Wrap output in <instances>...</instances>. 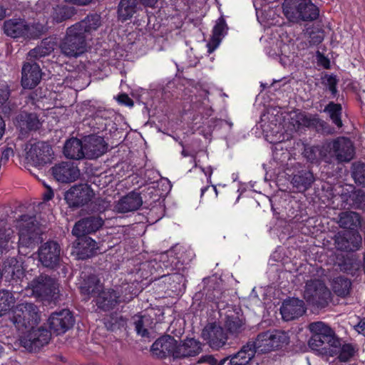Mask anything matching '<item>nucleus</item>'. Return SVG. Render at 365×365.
<instances>
[{
	"instance_id": "nucleus-1",
	"label": "nucleus",
	"mask_w": 365,
	"mask_h": 365,
	"mask_svg": "<svg viewBox=\"0 0 365 365\" xmlns=\"http://www.w3.org/2000/svg\"><path fill=\"white\" fill-rule=\"evenodd\" d=\"M53 50V45H46L43 41L40 46L31 49L28 53V61L25 62L21 69V86L26 89L35 88L41 81L42 72L40 66L32 59H37L48 55Z\"/></svg>"
},
{
	"instance_id": "nucleus-2",
	"label": "nucleus",
	"mask_w": 365,
	"mask_h": 365,
	"mask_svg": "<svg viewBox=\"0 0 365 365\" xmlns=\"http://www.w3.org/2000/svg\"><path fill=\"white\" fill-rule=\"evenodd\" d=\"M309 330L312 334L308 341V346L313 350L328 354L332 347L340 346V339L333 329L322 321H316L309 324Z\"/></svg>"
},
{
	"instance_id": "nucleus-3",
	"label": "nucleus",
	"mask_w": 365,
	"mask_h": 365,
	"mask_svg": "<svg viewBox=\"0 0 365 365\" xmlns=\"http://www.w3.org/2000/svg\"><path fill=\"white\" fill-rule=\"evenodd\" d=\"M284 16L292 22L314 21L319 16V9L311 0H285L282 4Z\"/></svg>"
},
{
	"instance_id": "nucleus-4",
	"label": "nucleus",
	"mask_w": 365,
	"mask_h": 365,
	"mask_svg": "<svg viewBox=\"0 0 365 365\" xmlns=\"http://www.w3.org/2000/svg\"><path fill=\"white\" fill-rule=\"evenodd\" d=\"M19 248H33L42 240V230L33 216L24 215L17 221Z\"/></svg>"
},
{
	"instance_id": "nucleus-5",
	"label": "nucleus",
	"mask_w": 365,
	"mask_h": 365,
	"mask_svg": "<svg viewBox=\"0 0 365 365\" xmlns=\"http://www.w3.org/2000/svg\"><path fill=\"white\" fill-rule=\"evenodd\" d=\"M289 341V336L285 331L274 329L259 333L252 343L256 353L266 354L282 348Z\"/></svg>"
},
{
	"instance_id": "nucleus-6",
	"label": "nucleus",
	"mask_w": 365,
	"mask_h": 365,
	"mask_svg": "<svg viewBox=\"0 0 365 365\" xmlns=\"http://www.w3.org/2000/svg\"><path fill=\"white\" fill-rule=\"evenodd\" d=\"M4 33L14 38H36L43 31V26L40 24H28L24 20L13 19L7 20L4 24Z\"/></svg>"
},
{
	"instance_id": "nucleus-7",
	"label": "nucleus",
	"mask_w": 365,
	"mask_h": 365,
	"mask_svg": "<svg viewBox=\"0 0 365 365\" xmlns=\"http://www.w3.org/2000/svg\"><path fill=\"white\" fill-rule=\"evenodd\" d=\"M59 48L64 56L76 58L86 51V37L71 26L67 29L66 36L60 42Z\"/></svg>"
},
{
	"instance_id": "nucleus-8",
	"label": "nucleus",
	"mask_w": 365,
	"mask_h": 365,
	"mask_svg": "<svg viewBox=\"0 0 365 365\" xmlns=\"http://www.w3.org/2000/svg\"><path fill=\"white\" fill-rule=\"evenodd\" d=\"M331 292L323 281L310 279L307 282L304 297L308 303L317 308H325L331 301Z\"/></svg>"
},
{
	"instance_id": "nucleus-9",
	"label": "nucleus",
	"mask_w": 365,
	"mask_h": 365,
	"mask_svg": "<svg viewBox=\"0 0 365 365\" xmlns=\"http://www.w3.org/2000/svg\"><path fill=\"white\" fill-rule=\"evenodd\" d=\"M344 208L365 212V191L354 185L346 184L340 187L338 192Z\"/></svg>"
},
{
	"instance_id": "nucleus-10",
	"label": "nucleus",
	"mask_w": 365,
	"mask_h": 365,
	"mask_svg": "<svg viewBox=\"0 0 365 365\" xmlns=\"http://www.w3.org/2000/svg\"><path fill=\"white\" fill-rule=\"evenodd\" d=\"M334 156L339 163H349L355 156V148L349 138L338 137L328 141V160Z\"/></svg>"
},
{
	"instance_id": "nucleus-11",
	"label": "nucleus",
	"mask_w": 365,
	"mask_h": 365,
	"mask_svg": "<svg viewBox=\"0 0 365 365\" xmlns=\"http://www.w3.org/2000/svg\"><path fill=\"white\" fill-rule=\"evenodd\" d=\"M39 320L38 307L33 303L24 302L18 304L12 322L18 329L29 328L37 324Z\"/></svg>"
},
{
	"instance_id": "nucleus-12",
	"label": "nucleus",
	"mask_w": 365,
	"mask_h": 365,
	"mask_svg": "<svg viewBox=\"0 0 365 365\" xmlns=\"http://www.w3.org/2000/svg\"><path fill=\"white\" fill-rule=\"evenodd\" d=\"M334 245L337 250L355 253L363 247V237L359 232L341 230L334 235Z\"/></svg>"
},
{
	"instance_id": "nucleus-13",
	"label": "nucleus",
	"mask_w": 365,
	"mask_h": 365,
	"mask_svg": "<svg viewBox=\"0 0 365 365\" xmlns=\"http://www.w3.org/2000/svg\"><path fill=\"white\" fill-rule=\"evenodd\" d=\"M27 287L31 290L32 294L46 299H56L58 294L56 280L48 275L41 274L28 283Z\"/></svg>"
},
{
	"instance_id": "nucleus-14",
	"label": "nucleus",
	"mask_w": 365,
	"mask_h": 365,
	"mask_svg": "<svg viewBox=\"0 0 365 365\" xmlns=\"http://www.w3.org/2000/svg\"><path fill=\"white\" fill-rule=\"evenodd\" d=\"M225 295L223 287V279L215 274L207 277V300L212 302L211 309H225L227 303L225 300Z\"/></svg>"
},
{
	"instance_id": "nucleus-15",
	"label": "nucleus",
	"mask_w": 365,
	"mask_h": 365,
	"mask_svg": "<svg viewBox=\"0 0 365 365\" xmlns=\"http://www.w3.org/2000/svg\"><path fill=\"white\" fill-rule=\"evenodd\" d=\"M61 247L55 241L51 240L42 244L38 249V259L41 264L47 268L58 267L61 261Z\"/></svg>"
},
{
	"instance_id": "nucleus-16",
	"label": "nucleus",
	"mask_w": 365,
	"mask_h": 365,
	"mask_svg": "<svg viewBox=\"0 0 365 365\" xmlns=\"http://www.w3.org/2000/svg\"><path fill=\"white\" fill-rule=\"evenodd\" d=\"M25 150L26 160L35 166L47 163L53 155L51 147L45 142L27 145Z\"/></svg>"
},
{
	"instance_id": "nucleus-17",
	"label": "nucleus",
	"mask_w": 365,
	"mask_h": 365,
	"mask_svg": "<svg viewBox=\"0 0 365 365\" xmlns=\"http://www.w3.org/2000/svg\"><path fill=\"white\" fill-rule=\"evenodd\" d=\"M29 333L20 339L21 345L29 351H36L47 344L51 339V332L45 328L30 327Z\"/></svg>"
},
{
	"instance_id": "nucleus-18",
	"label": "nucleus",
	"mask_w": 365,
	"mask_h": 365,
	"mask_svg": "<svg viewBox=\"0 0 365 365\" xmlns=\"http://www.w3.org/2000/svg\"><path fill=\"white\" fill-rule=\"evenodd\" d=\"M93 191L87 184L71 187L65 194V200L70 207H79L91 200Z\"/></svg>"
},
{
	"instance_id": "nucleus-19",
	"label": "nucleus",
	"mask_w": 365,
	"mask_h": 365,
	"mask_svg": "<svg viewBox=\"0 0 365 365\" xmlns=\"http://www.w3.org/2000/svg\"><path fill=\"white\" fill-rule=\"evenodd\" d=\"M49 327L56 335L64 334L74 324V319L68 309H62L51 314L48 319Z\"/></svg>"
},
{
	"instance_id": "nucleus-20",
	"label": "nucleus",
	"mask_w": 365,
	"mask_h": 365,
	"mask_svg": "<svg viewBox=\"0 0 365 365\" xmlns=\"http://www.w3.org/2000/svg\"><path fill=\"white\" fill-rule=\"evenodd\" d=\"M53 178L58 182L69 183L77 180L80 177V170L75 163L61 162L51 168Z\"/></svg>"
},
{
	"instance_id": "nucleus-21",
	"label": "nucleus",
	"mask_w": 365,
	"mask_h": 365,
	"mask_svg": "<svg viewBox=\"0 0 365 365\" xmlns=\"http://www.w3.org/2000/svg\"><path fill=\"white\" fill-rule=\"evenodd\" d=\"M85 158L96 159L108 150V143L103 137L91 135L83 138Z\"/></svg>"
},
{
	"instance_id": "nucleus-22",
	"label": "nucleus",
	"mask_w": 365,
	"mask_h": 365,
	"mask_svg": "<svg viewBox=\"0 0 365 365\" xmlns=\"http://www.w3.org/2000/svg\"><path fill=\"white\" fill-rule=\"evenodd\" d=\"M175 350H177V341L169 335L158 339L150 348L153 355L160 359L170 356L175 358Z\"/></svg>"
},
{
	"instance_id": "nucleus-23",
	"label": "nucleus",
	"mask_w": 365,
	"mask_h": 365,
	"mask_svg": "<svg viewBox=\"0 0 365 365\" xmlns=\"http://www.w3.org/2000/svg\"><path fill=\"white\" fill-rule=\"evenodd\" d=\"M337 223L342 230L359 232L364 225V218L357 211L349 210L339 214Z\"/></svg>"
},
{
	"instance_id": "nucleus-24",
	"label": "nucleus",
	"mask_w": 365,
	"mask_h": 365,
	"mask_svg": "<svg viewBox=\"0 0 365 365\" xmlns=\"http://www.w3.org/2000/svg\"><path fill=\"white\" fill-rule=\"evenodd\" d=\"M104 221L99 216H89L78 220L72 230V234L77 237L85 236L98 230Z\"/></svg>"
},
{
	"instance_id": "nucleus-25",
	"label": "nucleus",
	"mask_w": 365,
	"mask_h": 365,
	"mask_svg": "<svg viewBox=\"0 0 365 365\" xmlns=\"http://www.w3.org/2000/svg\"><path fill=\"white\" fill-rule=\"evenodd\" d=\"M306 312L304 301L299 298H290L284 301L280 307V314L286 321L293 320L302 317Z\"/></svg>"
},
{
	"instance_id": "nucleus-26",
	"label": "nucleus",
	"mask_w": 365,
	"mask_h": 365,
	"mask_svg": "<svg viewBox=\"0 0 365 365\" xmlns=\"http://www.w3.org/2000/svg\"><path fill=\"white\" fill-rule=\"evenodd\" d=\"M302 155L311 163L319 164L322 161L329 163L328 142L322 145H305Z\"/></svg>"
},
{
	"instance_id": "nucleus-27",
	"label": "nucleus",
	"mask_w": 365,
	"mask_h": 365,
	"mask_svg": "<svg viewBox=\"0 0 365 365\" xmlns=\"http://www.w3.org/2000/svg\"><path fill=\"white\" fill-rule=\"evenodd\" d=\"M227 340V333L222 327L214 323L207 324V343L210 347L218 349L225 346Z\"/></svg>"
},
{
	"instance_id": "nucleus-28",
	"label": "nucleus",
	"mask_w": 365,
	"mask_h": 365,
	"mask_svg": "<svg viewBox=\"0 0 365 365\" xmlns=\"http://www.w3.org/2000/svg\"><path fill=\"white\" fill-rule=\"evenodd\" d=\"M357 351L356 344L350 342L342 343L340 339V346L332 347V349H329L328 354L331 356H336L340 362L347 363L356 356Z\"/></svg>"
},
{
	"instance_id": "nucleus-29",
	"label": "nucleus",
	"mask_w": 365,
	"mask_h": 365,
	"mask_svg": "<svg viewBox=\"0 0 365 365\" xmlns=\"http://www.w3.org/2000/svg\"><path fill=\"white\" fill-rule=\"evenodd\" d=\"M143 204V200L138 192H130L120 198L115 205V210L120 213H126L138 210Z\"/></svg>"
},
{
	"instance_id": "nucleus-30",
	"label": "nucleus",
	"mask_w": 365,
	"mask_h": 365,
	"mask_svg": "<svg viewBox=\"0 0 365 365\" xmlns=\"http://www.w3.org/2000/svg\"><path fill=\"white\" fill-rule=\"evenodd\" d=\"M228 27L223 17H220L214 26L210 41L207 43V52L212 53L219 47L227 33Z\"/></svg>"
},
{
	"instance_id": "nucleus-31",
	"label": "nucleus",
	"mask_w": 365,
	"mask_h": 365,
	"mask_svg": "<svg viewBox=\"0 0 365 365\" xmlns=\"http://www.w3.org/2000/svg\"><path fill=\"white\" fill-rule=\"evenodd\" d=\"M101 25V18L100 15L94 14L88 15L82 21L72 25L76 29L81 35L87 38L88 34H91L96 31Z\"/></svg>"
},
{
	"instance_id": "nucleus-32",
	"label": "nucleus",
	"mask_w": 365,
	"mask_h": 365,
	"mask_svg": "<svg viewBox=\"0 0 365 365\" xmlns=\"http://www.w3.org/2000/svg\"><path fill=\"white\" fill-rule=\"evenodd\" d=\"M96 303L103 311L113 309L118 303L119 295L113 289L101 290L96 293Z\"/></svg>"
},
{
	"instance_id": "nucleus-33",
	"label": "nucleus",
	"mask_w": 365,
	"mask_h": 365,
	"mask_svg": "<svg viewBox=\"0 0 365 365\" xmlns=\"http://www.w3.org/2000/svg\"><path fill=\"white\" fill-rule=\"evenodd\" d=\"M63 154L67 158L81 160L85 158L84 143L76 138L67 140L63 147Z\"/></svg>"
},
{
	"instance_id": "nucleus-34",
	"label": "nucleus",
	"mask_w": 365,
	"mask_h": 365,
	"mask_svg": "<svg viewBox=\"0 0 365 365\" xmlns=\"http://www.w3.org/2000/svg\"><path fill=\"white\" fill-rule=\"evenodd\" d=\"M201 345L194 339H187L180 344H177L175 358H185L196 356L201 351Z\"/></svg>"
},
{
	"instance_id": "nucleus-35",
	"label": "nucleus",
	"mask_w": 365,
	"mask_h": 365,
	"mask_svg": "<svg viewBox=\"0 0 365 365\" xmlns=\"http://www.w3.org/2000/svg\"><path fill=\"white\" fill-rule=\"evenodd\" d=\"M255 354V349L252 341H248L236 354L230 356V364L232 365H245L250 361Z\"/></svg>"
},
{
	"instance_id": "nucleus-36",
	"label": "nucleus",
	"mask_w": 365,
	"mask_h": 365,
	"mask_svg": "<svg viewBox=\"0 0 365 365\" xmlns=\"http://www.w3.org/2000/svg\"><path fill=\"white\" fill-rule=\"evenodd\" d=\"M314 173L305 167L294 173L292 184L300 192L307 190L314 183Z\"/></svg>"
},
{
	"instance_id": "nucleus-37",
	"label": "nucleus",
	"mask_w": 365,
	"mask_h": 365,
	"mask_svg": "<svg viewBox=\"0 0 365 365\" xmlns=\"http://www.w3.org/2000/svg\"><path fill=\"white\" fill-rule=\"evenodd\" d=\"M98 247L96 241L89 237L83 236L78 239L76 246L77 255L79 258L86 259L92 257L97 250Z\"/></svg>"
},
{
	"instance_id": "nucleus-38",
	"label": "nucleus",
	"mask_w": 365,
	"mask_h": 365,
	"mask_svg": "<svg viewBox=\"0 0 365 365\" xmlns=\"http://www.w3.org/2000/svg\"><path fill=\"white\" fill-rule=\"evenodd\" d=\"M227 95L222 93V90L217 89L215 93H212L210 87L207 88V101L210 103L207 104V116H210L217 109L223 106L224 98Z\"/></svg>"
},
{
	"instance_id": "nucleus-39",
	"label": "nucleus",
	"mask_w": 365,
	"mask_h": 365,
	"mask_svg": "<svg viewBox=\"0 0 365 365\" xmlns=\"http://www.w3.org/2000/svg\"><path fill=\"white\" fill-rule=\"evenodd\" d=\"M324 112L327 113L331 123L337 128H341L343 126V107L341 103L330 101L324 108Z\"/></svg>"
},
{
	"instance_id": "nucleus-40",
	"label": "nucleus",
	"mask_w": 365,
	"mask_h": 365,
	"mask_svg": "<svg viewBox=\"0 0 365 365\" xmlns=\"http://www.w3.org/2000/svg\"><path fill=\"white\" fill-rule=\"evenodd\" d=\"M233 123L228 120H225L217 118H212L207 122V138L208 135H212L213 133L220 134L223 130L224 132H230Z\"/></svg>"
},
{
	"instance_id": "nucleus-41",
	"label": "nucleus",
	"mask_w": 365,
	"mask_h": 365,
	"mask_svg": "<svg viewBox=\"0 0 365 365\" xmlns=\"http://www.w3.org/2000/svg\"><path fill=\"white\" fill-rule=\"evenodd\" d=\"M137 9V0H120L118 6V19L123 22L131 19Z\"/></svg>"
},
{
	"instance_id": "nucleus-42",
	"label": "nucleus",
	"mask_w": 365,
	"mask_h": 365,
	"mask_svg": "<svg viewBox=\"0 0 365 365\" xmlns=\"http://www.w3.org/2000/svg\"><path fill=\"white\" fill-rule=\"evenodd\" d=\"M1 273L11 279L20 278L23 274L22 265L16 258H9L4 262Z\"/></svg>"
},
{
	"instance_id": "nucleus-43",
	"label": "nucleus",
	"mask_w": 365,
	"mask_h": 365,
	"mask_svg": "<svg viewBox=\"0 0 365 365\" xmlns=\"http://www.w3.org/2000/svg\"><path fill=\"white\" fill-rule=\"evenodd\" d=\"M101 289H102L101 284L95 275H90L86 279H83L80 285L81 292L88 297H95Z\"/></svg>"
},
{
	"instance_id": "nucleus-44",
	"label": "nucleus",
	"mask_w": 365,
	"mask_h": 365,
	"mask_svg": "<svg viewBox=\"0 0 365 365\" xmlns=\"http://www.w3.org/2000/svg\"><path fill=\"white\" fill-rule=\"evenodd\" d=\"M225 327L229 333L237 336L245 330V319L240 318L237 314L227 315Z\"/></svg>"
},
{
	"instance_id": "nucleus-45",
	"label": "nucleus",
	"mask_w": 365,
	"mask_h": 365,
	"mask_svg": "<svg viewBox=\"0 0 365 365\" xmlns=\"http://www.w3.org/2000/svg\"><path fill=\"white\" fill-rule=\"evenodd\" d=\"M331 287L336 295L340 297H346L350 294L351 282L346 277H338L333 280Z\"/></svg>"
},
{
	"instance_id": "nucleus-46",
	"label": "nucleus",
	"mask_w": 365,
	"mask_h": 365,
	"mask_svg": "<svg viewBox=\"0 0 365 365\" xmlns=\"http://www.w3.org/2000/svg\"><path fill=\"white\" fill-rule=\"evenodd\" d=\"M168 257V255L167 253L161 254L158 258H155L143 264V266L150 269L151 274L158 273L159 277H163L165 274H160V271H163L164 267L168 268L169 264H165V260Z\"/></svg>"
},
{
	"instance_id": "nucleus-47",
	"label": "nucleus",
	"mask_w": 365,
	"mask_h": 365,
	"mask_svg": "<svg viewBox=\"0 0 365 365\" xmlns=\"http://www.w3.org/2000/svg\"><path fill=\"white\" fill-rule=\"evenodd\" d=\"M133 319L137 334L143 337L148 336L149 332L148 329L152 324L150 317L147 315H136Z\"/></svg>"
},
{
	"instance_id": "nucleus-48",
	"label": "nucleus",
	"mask_w": 365,
	"mask_h": 365,
	"mask_svg": "<svg viewBox=\"0 0 365 365\" xmlns=\"http://www.w3.org/2000/svg\"><path fill=\"white\" fill-rule=\"evenodd\" d=\"M111 120L107 116L106 111L98 110L96 113L90 124L95 130L103 131L107 129L108 126L110 124Z\"/></svg>"
},
{
	"instance_id": "nucleus-49",
	"label": "nucleus",
	"mask_w": 365,
	"mask_h": 365,
	"mask_svg": "<svg viewBox=\"0 0 365 365\" xmlns=\"http://www.w3.org/2000/svg\"><path fill=\"white\" fill-rule=\"evenodd\" d=\"M307 33L309 38V44L311 46L319 45L324 38V31L322 25L308 27Z\"/></svg>"
},
{
	"instance_id": "nucleus-50",
	"label": "nucleus",
	"mask_w": 365,
	"mask_h": 365,
	"mask_svg": "<svg viewBox=\"0 0 365 365\" xmlns=\"http://www.w3.org/2000/svg\"><path fill=\"white\" fill-rule=\"evenodd\" d=\"M13 235V230L6 221L0 220V254L8 248L9 242Z\"/></svg>"
},
{
	"instance_id": "nucleus-51",
	"label": "nucleus",
	"mask_w": 365,
	"mask_h": 365,
	"mask_svg": "<svg viewBox=\"0 0 365 365\" xmlns=\"http://www.w3.org/2000/svg\"><path fill=\"white\" fill-rule=\"evenodd\" d=\"M14 303L15 297L11 292L6 289L0 290V316L10 310Z\"/></svg>"
},
{
	"instance_id": "nucleus-52",
	"label": "nucleus",
	"mask_w": 365,
	"mask_h": 365,
	"mask_svg": "<svg viewBox=\"0 0 365 365\" xmlns=\"http://www.w3.org/2000/svg\"><path fill=\"white\" fill-rule=\"evenodd\" d=\"M351 177L355 183L365 187V163H354L351 165Z\"/></svg>"
},
{
	"instance_id": "nucleus-53",
	"label": "nucleus",
	"mask_w": 365,
	"mask_h": 365,
	"mask_svg": "<svg viewBox=\"0 0 365 365\" xmlns=\"http://www.w3.org/2000/svg\"><path fill=\"white\" fill-rule=\"evenodd\" d=\"M73 14V10L72 7L67 6H57L53 8L52 18L54 21L60 23L71 18Z\"/></svg>"
},
{
	"instance_id": "nucleus-54",
	"label": "nucleus",
	"mask_w": 365,
	"mask_h": 365,
	"mask_svg": "<svg viewBox=\"0 0 365 365\" xmlns=\"http://www.w3.org/2000/svg\"><path fill=\"white\" fill-rule=\"evenodd\" d=\"M313 129L316 133L322 135H330L334 133V128L324 120L320 118L318 115H315Z\"/></svg>"
},
{
	"instance_id": "nucleus-55",
	"label": "nucleus",
	"mask_w": 365,
	"mask_h": 365,
	"mask_svg": "<svg viewBox=\"0 0 365 365\" xmlns=\"http://www.w3.org/2000/svg\"><path fill=\"white\" fill-rule=\"evenodd\" d=\"M338 78L334 74H327L326 76V85L328 86V90L331 93L332 97H336L338 94L337 84Z\"/></svg>"
},
{
	"instance_id": "nucleus-56",
	"label": "nucleus",
	"mask_w": 365,
	"mask_h": 365,
	"mask_svg": "<svg viewBox=\"0 0 365 365\" xmlns=\"http://www.w3.org/2000/svg\"><path fill=\"white\" fill-rule=\"evenodd\" d=\"M25 122L29 130H37L41 125V123L35 113L26 114Z\"/></svg>"
},
{
	"instance_id": "nucleus-57",
	"label": "nucleus",
	"mask_w": 365,
	"mask_h": 365,
	"mask_svg": "<svg viewBox=\"0 0 365 365\" xmlns=\"http://www.w3.org/2000/svg\"><path fill=\"white\" fill-rule=\"evenodd\" d=\"M314 119L315 115H301L298 116V123L302 126L313 128Z\"/></svg>"
},
{
	"instance_id": "nucleus-58",
	"label": "nucleus",
	"mask_w": 365,
	"mask_h": 365,
	"mask_svg": "<svg viewBox=\"0 0 365 365\" xmlns=\"http://www.w3.org/2000/svg\"><path fill=\"white\" fill-rule=\"evenodd\" d=\"M178 62H175L177 67L179 66L178 63L181 64L182 67H189L192 66L195 64L194 61L191 59V56L189 53L185 55L184 53H180L178 56Z\"/></svg>"
},
{
	"instance_id": "nucleus-59",
	"label": "nucleus",
	"mask_w": 365,
	"mask_h": 365,
	"mask_svg": "<svg viewBox=\"0 0 365 365\" xmlns=\"http://www.w3.org/2000/svg\"><path fill=\"white\" fill-rule=\"evenodd\" d=\"M228 359L227 357L222 358L220 359H216L212 355H207V364L209 365H223L225 361Z\"/></svg>"
},
{
	"instance_id": "nucleus-60",
	"label": "nucleus",
	"mask_w": 365,
	"mask_h": 365,
	"mask_svg": "<svg viewBox=\"0 0 365 365\" xmlns=\"http://www.w3.org/2000/svg\"><path fill=\"white\" fill-rule=\"evenodd\" d=\"M355 264L356 263L353 262L352 259L350 258L348 259H344V262H342L341 264V268L342 270L346 272H350L354 269H356L354 267Z\"/></svg>"
},
{
	"instance_id": "nucleus-61",
	"label": "nucleus",
	"mask_w": 365,
	"mask_h": 365,
	"mask_svg": "<svg viewBox=\"0 0 365 365\" xmlns=\"http://www.w3.org/2000/svg\"><path fill=\"white\" fill-rule=\"evenodd\" d=\"M118 101L121 104H124L128 106H133V101L127 94H120L118 97Z\"/></svg>"
},
{
	"instance_id": "nucleus-62",
	"label": "nucleus",
	"mask_w": 365,
	"mask_h": 365,
	"mask_svg": "<svg viewBox=\"0 0 365 365\" xmlns=\"http://www.w3.org/2000/svg\"><path fill=\"white\" fill-rule=\"evenodd\" d=\"M356 330L359 334L365 336V317L361 319L356 326Z\"/></svg>"
},
{
	"instance_id": "nucleus-63",
	"label": "nucleus",
	"mask_w": 365,
	"mask_h": 365,
	"mask_svg": "<svg viewBox=\"0 0 365 365\" xmlns=\"http://www.w3.org/2000/svg\"><path fill=\"white\" fill-rule=\"evenodd\" d=\"M9 93L7 89H0V103H4L9 99Z\"/></svg>"
},
{
	"instance_id": "nucleus-64",
	"label": "nucleus",
	"mask_w": 365,
	"mask_h": 365,
	"mask_svg": "<svg viewBox=\"0 0 365 365\" xmlns=\"http://www.w3.org/2000/svg\"><path fill=\"white\" fill-rule=\"evenodd\" d=\"M356 270H359V269H361L364 272V274L365 275V251L362 253V259L361 261H359L356 262Z\"/></svg>"
}]
</instances>
